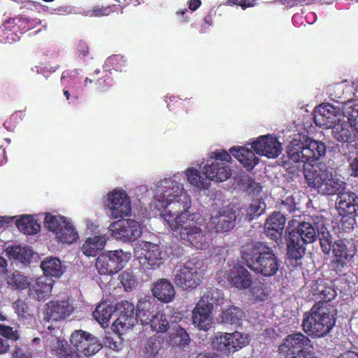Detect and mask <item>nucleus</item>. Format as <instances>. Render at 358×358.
Segmentation results:
<instances>
[{"instance_id": "nucleus-1", "label": "nucleus", "mask_w": 358, "mask_h": 358, "mask_svg": "<svg viewBox=\"0 0 358 358\" xmlns=\"http://www.w3.org/2000/svg\"><path fill=\"white\" fill-rule=\"evenodd\" d=\"M184 175L191 185L204 187L199 169L189 167L184 173L178 172L157 182L152 205L158 210H164L162 216L176 238L187 246L204 250L210 245V236L202 227L203 219L189 211L191 197L181 182Z\"/></svg>"}, {"instance_id": "nucleus-2", "label": "nucleus", "mask_w": 358, "mask_h": 358, "mask_svg": "<svg viewBox=\"0 0 358 358\" xmlns=\"http://www.w3.org/2000/svg\"><path fill=\"white\" fill-rule=\"evenodd\" d=\"M308 186L323 195H337L336 208L342 216L358 215V196L347 191V185L340 177L324 165L306 171Z\"/></svg>"}, {"instance_id": "nucleus-3", "label": "nucleus", "mask_w": 358, "mask_h": 358, "mask_svg": "<svg viewBox=\"0 0 358 358\" xmlns=\"http://www.w3.org/2000/svg\"><path fill=\"white\" fill-rule=\"evenodd\" d=\"M326 145L319 141L308 139L304 143L300 140L294 139L287 146V155L289 163L294 165L296 169H303L304 177L306 171L311 169L314 166L324 165L331 171L333 169L323 163L313 162L319 160L326 154Z\"/></svg>"}, {"instance_id": "nucleus-4", "label": "nucleus", "mask_w": 358, "mask_h": 358, "mask_svg": "<svg viewBox=\"0 0 358 358\" xmlns=\"http://www.w3.org/2000/svg\"><path fill=\"white\" fill-rule=\"evenodd\" d=\"M242 259L251 270L264 276L274 275L280 266L273 250L262 243L244 246Z\"/></svg>"}, {"instance_id": "nucleus-5", "label": "nucleus", "mask_w": 358, "mask_h": 358, "mask_svg": "<svg viewBox=\"0 0 358 358\" xmlns=\"http://www.w3.org/2000/svg\"><path fill=\"white\" fill-rule=\"evenodd\" d=\"M336 310L328 302L316 303L309 312L304 314L303 329L310 336L321 338L327 336L335 324Z\"/></svg>"}, {"instance_id": "nucleus-6", "label": "nucleus", "mask_w": 358, "mask_h": 358, "mask_svg": "<svg viewBox=\"0 0 358 358\" xmlns=\"http://www.w3.org/2000/svg\"><path fill=\"white\" fill-rule=\"evenodd\" d=\"M45 227L54 233L56 240L62 243L73 244L79 239V234L73 222L60 215L46 213Z\"/></svg>"}, {"instance_id": "nucleus-7", "label": "nucleus", "mask_w": 358, "mask_h": 358, "mask_svg": "<svg viewBox=\"0 0 358 358\" xmlns=\"http://www.w3.org/2000/svg\"><path fill=\"white\" fill-rule=\"evenodd\" d=\"M203 262L192 259L178 265L173 273V282L178 287L194 289L201 283L203 276Z\"/></svg>"}, {"instance_id": "nucleus-8", "label": "nucleus", "mask_w": 358, "mask_h": 358, "mask_svg": "<svg viewBox=\"0 0 358 358\" xmlns=\"http://www.w3.org/2000/svg\"><path fill=\"white\" fill-rule=\"evenodd\" d=\"M106 215L111 219L129 217L131 213L129 196L122 188H115L108 192L103 201Z\"/></svg>"}, {"instance_id": "nucleus-9", "label": "nucleus", "mask_w": 358, "mask_h": 358, "mask_svg": "<svg viewBox=\"0 0 358 358\" xmlns=\"http://www.w3.org/2000/svg\"><path fill=\"white\" fill-rule=\"evenodd\" d=\"M134 255L145 269H155L163 264V253L159 246L151 242L141 241L135 245Z\"/></svg>"}, {"instance_id": "nucleus-10", "label": "nucleus", "mask_w": 358, "mask_h": 358, "mask_svg": "<svg viewBox=\"0 0 358 358\" xmlns=\"http://www.w3.org/2000/svg\"><path fill=\"white\" fill-rule=\"evenodd\" d=\"M217 279L220 282H228L238 289L250 288L252 283L251 274L243 266H227L217 273Z\"/></svg>"}, {"instance_id": "nucleus-11", "label": "nucleus", "mask_w": 358, "mask_h": 358, "mask_svg": "<svg viewBox=\"0 0 358 358\" xmlns=\"http://www.w3.org/2000/svg\"><path fill=\"white\" fill-rule=\"evenodd\" d=\"M238 213V209L234 206H224L211 216L206 228L216 232L229 231L234 228Z\"/></svg>"}, {"instance_id": "nucleus-12", "label": "nucleus", "mask_w": 358, "mask_h": 358, "mask_svg": "<svg viewBox=\"0 0 358 358\" xmlns=\"http://www.w3.org/2000/svg\"><path fill=\"white\" fill-rule=\"evenodd\" d=\"M108 231L115 238L124 242L134 241L142 234L139 223L131 219L113 222L110 224Z\"/></svg>"}, {"instance_id": "nucleus-13", "label": "nucleus", "mask_w": 358, "mask_h": 358, "mask_svg": "<svg viewBox=\"0 0 358 358\" xmlns=\"http://www.w3.org/2000/svg\"><path fill=\"white\" fill-rule=\"evenodd\" d=\"M249 343L248 336L238 331L232 334L220 333L213 338L214 347L226 354L234 352L245 347Z\"/></svg>"}, {"instance_id": "nucleus-14", "label": "nucleus", "mask_w": 358, "mask_h": 358, "mask_svg": "<svg viewBox=\"0 0 358 358\" xmlns=\"http://www.w3.org/2000/svg\"><path fill=\"white\" fill-rule=\"evenodd\" d=\"M310 341L301 333H294L288 335L279 345V353L282 355L302 357L308 351Z\"/></svg>"}, {"instance_id": "nucleus-15", "label": "nucleus", "mask_w": 358, "mask_h": 358, "mask_svg": "<svg viewBox=\"0 0 358 358\" xmlns=\"http://www.w3.org/2000/svg\"><path fill=\"white\" fill-rule=\"evenodd\" d=\"M73 347L85 356H92L98 352L102 345L100 341L89 332L83 330L74 331L70 338Z\"/></svg>"}, {"instance_id": "nucleus-16", "label": "nucleus", "mask_w": 358, "mask_h": 358, "mask_svg": "<svg viewBox=\"0 0 358 358\" xmlns=\"http://www.w3.org/2000/svg\"><path fill=\"white\" fill-rule=\"evenodd\" d=\"M256 154L274 159L282 152V148L278 138L271 134L260 136L251 143Z\"/></svg>"}, {"instance_id": "nucleus-17", "label": "nucleus", "mask_w": 358, "mask_h": 358, "mask_svg": "<svg viewBox=\"0 0 358 358\" xmlns=\"http://www.w3.org/2000/svg\"><path fill=\"white\" fill-rule=\"evenodd\" d=\"M117 317L113 322V330L119 334H124L127 329L134 325V306L127 301H121L116 304Z\"/></svg>"}, {"instance_id": "nucleus-18", "label": "nucleus", "mask_w": 358, "mask_h": 358, "mask_svg": "<svg viewBox=\"0 0 358 358\" xmlns=\"http://www.w3.org/2000/svg\"><path fill=\"white\" fill-rule=\"evenodd\" d=\"M73 312V307L67 301H52L44 306L43 320L59 322L65 320Z\"/></svg>"}, {"instance_id": "nucleus-19", "label": "nucleus", "mask_w": 358, "mask_h": 358, "mask_svg": "<svg viewBox=\"0 0 358 358\" xmlns=\"http://www.w3.org/2000/svg\"><path fill=\"white\" fill-rule=\"evenodd\" d=\"M341 117L338 108L330 103H322L316 108L314 120L317 126L329 129Z\"/></svg>"}, {"instance_id": "nucleus-20", "label": "nucleus", "mask_w": 358, "mask_h": 358, "mask_svg": "<svg viewBox=\"0 0 358 358\" xmlns=\"http://www.w3.org/2000/svg\"><path fill=\"white\" fill-rule=\"evenodd\" d=\"M155 300L151 296L139 299L136 306V320L143 326L148 325L157 313Z\"/></svg>"}, {"instance_id": "nucleus-21", "label": "nucleus", "mask_w": 358, "mask_h": 358, "mask_svg": "<svg viewBox=\"0 0 358 358\" xmlns=\"http://www.w3.org/2000/svg\"><path fill=\"white\" fill-rule=\"evenodd\" d=\"M203 173L208 180L220 182L230 178L231 169L224 162L213 161L203 166Z\"/></svg>"}, {"instance_id": "nucleus-22", "label": "nucleus", "mask_w": 358, "mask_h": 358, "mask_svg": "<svg viewBox=\"0 0 358 358\" xmlns=\"http://www.w3.org/2000/svg\"><path fill=\"white\" fill-rule=\"evenodd\" d=\"M331 251V264L336 270H341L354 256V251L350 250L343 240L334 241Z\"/></svg>"}, {"instance_id": "nucleus-23", "label": "nucleus", "mask_w": 358, "mask_h": 358, "mask_svg": "<svg viewBox=\"0 0 358 358\" xmlns=\"http://www.w3.org/2000/svg\"><path fill=\"white\" fill-rule=\"evenodd\" d=\"M285 224V217L280 212L273 213L264 224V231L271 239L281 241Z\"/></svg>"}, {"instance_id": "nucleus-24", "label": "nucleus", "mask_w": 358, "mask_h": 358, "mask_svg": "<svg viewBox=\"0 0 358 358\" xmlns=\"http://www.w3.org/2000/svg\"><path fill=\"white\" fill-rule=\"evenodd\" d=\"M152 293L159 301L165 303L173 301L176 296L173 285L165 278L159 279L153 284Z\"/></svg>"}, {"instance_id": "nucleus-25", "label": "nucleus", "mask_w": 358, "mask_h": 358, "mask_svg": "<svg viewBox=\"0 0 358 358\" xmlns=\"http://www.w3.org/2000/svg\"><path fill=\"white\" fill-rule=\"evenodd\" d=\"M108 241L107 234L89 236L84 241L81 247V252L87 257H96L104 249Z\"/></svg>"}, {"instance_id": "nucleus-26", "label": "nucleus", "mask_w": 358, "mask_h": 358, "mask_svg": "<svg viewBox=\"0 0 358 358\" xmlns=\"http://www.w3.org/2000/svg\"><path fill=\"white\" fill-rule=\"evenodd\" d=\"M230 153L248 171L252 170L259 162L250 149L242 146H234L229 149Z\"/></svg>"}, {"instance_id": "nucleus-27", "label": "nucleus", "mask_w": 358, "mask_h": 358, "mask_svg": "<svg viewBox=\"0 0 358 358\" xmlns=\"http://www.w3.org/2000/svg\"><path fill=\"white\" fill-rule=\"evenodd\" d=\"M53 280L46 276L38 278L29 286V296L41 301L49 296L52 289Z\"/></svg>"}, {"instance_id": "nucleus-28", "label": "nucleus", "mask_w": 358, "mask_h": 358, "mask_svg": "<svg viewBox=\"0 0 358 358\" xmlns=\"http://www.w3.org/2000/svg\"><path fill=\"white\" fill-rule=\"evenodd\" d=\"M192 319L194 327L207 331L212 324V310L198 303L192 311Z\"/></svg>"}, {"instance_id": "nucleus-29", "label": "nucleus", "mask_w": 358, "mask_h": 358, "mask_svg": "<svg viewBox=\"0 0 358 358\" xmlns=\"http://www.w3.org/2000/svg\"><path fill=\"white\" fill-rule=\"evenodd\" d=\"M343 117L336 121L331 127L332 129V136L338 141L350 142L355 138V134L350 129L348 122Z\"/></svg>"}, {"instance_id": "nucleus-30", "label": "nucleus", "mask_w": 358, "mask_h": 358, "mask_svg": "<svg viewBox=\"0 0 358 358\" xmlns=\"http://www.w3.org/2000/svg\"><path fill=\"white\" fill-rule=\"evenodd\" d=\"M289 233L295 235L305 245L313 243L317 236L315 227L309 222L300 223L295 231Z\"/></svg>"}, {"instance_id": "nucleus-31", "label": "nucleus", "mask_w": 358, "mask_h": 358, "mask_svg": "<svg viewBox=\"0 0 358 358\" xmlns=\"http://www.w3.org/2000/svg\"><path fill=\"white\" fill-rule=\"evenodd\" d=\"M310 296L312 299L323 300L328 302L335 297V292L331 287H325L322 282L318 280L310 283Z\"/></svg>"}, {"instance_id": "nucleus-32", "label": "nucleus", "mask_w": 358, "mask_h": 358, "mask_svg": "<svg viewBox=\"0 0 358 358\" xmlns=\"http://www.w3.org/2000/svg\"><path fill=\"white\" fill-rule=\"evenodd\" d=\"M224 301V299L221 290L214 287H209L206 289L198 303L213 310L214 306L222 305Z\"/></svg>"}, {"instance_id": "nucleus-33", "label": "nucleus", "mask_w": 358, "mask_h": 358, "mask_svg": "<svg viewBox=\"0 0 358 358\" xmlns=\"http://www.w3.org/2000/svg\"><path fill=\"white\" fill-rule=\"evenodd\" d=\"M16 227L23 234H35L41 229L40 224L34 219L32 215H24L16 220Z\"/></svg>"}, {"instance_id": "nucleus-34", "label": "nucleus", "mask_w": 358, "mask_h": 358, "mask_svg": "<svg viewBox=\"0 0 358 358\" xmlns=\"http://www.w3.org/2000/svg\"><path fill=\"white\" fill-rule=\"evenodd\" d=\"M114 307L108 302L100 303L93 312L94 319L103 327H108Z\"/></svg>"}, {"instance_id": "nucleus-35", "label": "nucleus", "mask_w": 358, "mask_h": 358, "mask_svg": "<svg viewBox=\"0 0 358 358\" xmlns=\"http://www.w3.org/2000/svg\"><path fill=\"white\" fill-rule=\"evenodd\" d=\"M342 111L350 126L358 134V101L351 100L345 102Z\"/></svg>"}, {"instance_id": "nucleus-36", "label": "nucleus", "mask_w": 358, "mask_h": 358, "mask_svg": "<svg viewBox=\"0 0 358 358\" xmlns=\"http://www.w3.org/2000/svg\"><path fill=\"white\" fill-rule=\"evenodd\" d=\"M41 267L45 276L58 277L62 274L61 261L57 257H45L41 263Z\"/></svg>"}, {"instance_id": "nucleus-37", "label": "nucleus", "mask_w": 358, "mask_h": 358, "mask_svg": "<svg viewBox=\"0 0 358 358\" xmlns=\"http://www.w3.org/2000/svg\"><path fill=\"white\" fill-rule=\"evenodd\" d=\"M106 253L110 258L117 272L122 269L131 257V252H124L122 249L109 250L106 252Z\"/></svg>"}, {"instance_id": "nucleus-38", "label": "nucleus", "mask_w": 358, "mask_h": 358, "mask_svg": "<svg viewBox=\"0 0 358 358\" xmlns=\"http://www.w3.org/2000/svg\"><path fill=\"white\" fill-rule=\"evenodd\" d=\"M305 244L301 242L295 235L289 233L287 241V255L294 259H299L306 252Z\"/></svg>"}, {"instance_id": "nucleus-39", "label": "nucleus", "mask_w": 358, "mask_h": 358, "mask_svg": "<svg viewBox=\"0 0 358 358\" xmlns=\"http://www.w3.org/2000/svg\"><path fill=\"white\" fill-rule=\"evenodd\" d=\"M58 358H79L78 352L73 351L64 340L55 338L51 346Z\"/></svg>"}, {"instance_id": "nucleus-40", "label": "nucleus", "mask_w": 358, "mask_h": 358, "mask_svg": "<svg viewBox=\"0 0 358 358\" xmlns=\"http://www.w3.org/2000/svg\"><path fill=\"white\" fill-rule=\"evenodd\" d=\"M95 267L100 275H113L117 273L106 252L96 258Z\"/></svg>"}, {"instance_id": "nucleus-41", "label": "nucleus", "mask_w": 358, "mask_h": 358, "mask_svg": "<svg viewBox=\"0 0 358 358\" xmlns=\"http://www.w3.org/2000/svg\"><path fill=\"white\" fill-rule=\"evenodd\" d=\"M7 253L10 257L22 262H29L33 255V251L30 248L20 245L8 248Z\"/></svg>"}, {"instance_id": "nucleus-42", "label": "nucleus", "mask_w": 358, "mask_h": 358, "mask_svg": "<svg viewBox=\"0 0 358 358\" xmlns=\"http://www.w3.org/2000/svg\"><path fill=\"white\" fill-rule=\"evenodd\" d=\"M243 316L242 310L235 306L224 310L220 315L221 322L226 324H238Z\"/></svg>"}, {"instance_id": "nucleus-43", "label": "nucleus", "mask_w": 358, "mask_h": 358, "mask_svg": "<svg viewBox=\"0 0 358 358\" xmlns=\"http://www.w3.org/2000/svg\"><path fill=\"white\" fill-rule=\"evenodd\" d=\"M149 325L152 331L164 333L169 329V322L166 315L164 313L157 312L150 320Z\"/></svg>"}, {"instance_id": "nucleus-44", "label": "nucleus", "mask_w": 358, "mask_h": 358, "mask_svg": "<svg viewBox=\"0 0 358 358\" xmlns=\"http://www.w3.org/2000/svg\"><path fill=\"white\" fill-rule=\"evenodd\" d=\"M118 279L124 287L125 291H131L138 285V281L134 273L130 270L122 271L118 276Z\"/></svg>"}, {"instance_id": "nucleus-45", "label": "nucleus", "mask_w": 358, "mask_h": 358, "mask_svg": "<svg viewBox=\"0 0 358 358\" xmlns=\"http://www.w3.org/2000/svg\"><path fill=\"white\" fill-rule=\"evenodd\" d=\"M239 185L246 192L256 194L262 191V186L249 177L248 176H243L240 178Z\"/></svg>"}, {"instance_id": "nucleus-46", "label": "nucleus", "mask_w": 358, "mask_h": 358, "mask_svg": "<svg viewBox=\"0 0 358 358\" xmlns=\"http://www.w3.org/2000/svg\"><path fill=\"white\" fill-rule=\"evenodd\" d=\"M161 348L160 340L157 336H152L147 341L144 350V355L146 358H155Z\"/></svg>"}, {"instance_id": "nucleus-47", "label": "nucleus", "mask_w": 358, "mask_h": 358, "mask_svg": "<svg viewBox=\"0 0 358 358\" xmlns=\"http://www.w3.org/2000/svg\"><path fill=\"white\" fill-rule=\"evenodd\" d=\"M8 285L17 289H24L29 285V282L25 276L19 273H13L7 279Z\"/></svg>"}, {"instance_id": "nucleus-48", "label": "nucleus", "mask_w": 358, "mask_h": 358, "mask_svg": "<svg viewBox=\"0 0 358 358\" xmlns=\"http://www.w3.org/2000/svg\"><path fill=\"white\" fill-rule=\"evenodd\" d=\"M317 236L322 252L325 254H329L334 244L329 231H322L321 233H319Z\"/></svg>"}, {"instance_id": "nucleus-49", "label": "nucleus", "mask_w": 358, "mask_h": 358, "mask_svg": "<svg viewBox=\"0 0 358 358\" xmlns=\"http://www.w3.org/2000/svg\"><path fill=\"white\" fill-rule=\"evenodd\" d=\"M13 308L19 318L27 319L30 316L29 308L24 301L21 299L17 300L13 304Z\"/></svg>"}, {"instance_id": "nucleus-50", "label": "nucleus", "mask_w": 358, "mask_h": 358, "mask_svg": "<svg viewBox=\"0 0 358 358\" xmlns=\"http://www.w3.org/2000/svg\"><path fill=\"white\" fill-rule=\"evenodd\" d=\"M265 203L261 202L259 200H253L248 208V215L250 217L260 215L265 208Z\"/></svg>"}, {"instance_id": "nucleus-51", "label": "nucleus", "mask_w": 358, "mask_h": 358, "mask_svg": "<svg viewBox=\"0 0 358 358\" xmlns=\"http://www.w3.org/2000/svg\"><path fill=\"white\" fill-rule=\"evenodd\" d=\"M232 155L230 152H228L226 150H215L213 152H211L209 154V158L211 159H215V161L217 162H224L226 164L227 163H229L231 161V156Z\"/></svg>"}, {"instance_id": "nucleus-52", "label": "nucleus", "mask_w": 358, "mask_h": 358, "mask_svg": "<svg viewBox=\"0 0 358 358\" xmlns=\"http://www.w3.org/2000/svg\"><path fill=\"white\" fill-rule=\"evenodd\" d=\"M115 5L109 6H95L92 10H89L86 15L90 17H99L109 15L113 11Z\"/></svg>"}, {"instance_id": "nucleus-53", "label": "nucleus", "mask_w": 358, "mask_h": 358, "mask_svg": "<svg viewBox=\"0 0 358 358\" xmlns=\"http://www.w3.org/2000/svg\"><path fill=\"white\" fill-rule=\"evenodd\" d=\"M176 343H177L180 347L187 346L189 341V336L186 331V330L183 328L179 327L176 329Z\"/></svg>"}, {"instance_id": "nucleus-54", "label": "nucleus", "mask_w": 358, "mask_h": 358, "mask_svg": "<svg viewBox=\"0 0 358 358\" xmlns=\"http://www.w3.org/2000/svg\"><path fill=\"white\" fill-rule=\"evenodd\" d=\"M0 335L13 341H17L20 337L17 330L4 324H0Z\"/></svg>"}, {"instance_id": "nucleus-55", "label": "nucleus", "mask_w": 358, "mask_h": 358, "mask_svg": "<svg viewBox=\"0 0 358 358\" xmlns=\"http://www.w3.org/2000/svg\"><path fill=\"white\" fill-rule=\"evenodd\" d=\"M126 59L120 55H113L108 58L107 63L114 66L116 71H122V67L124 66Z\"/></svg>"}, {"instance_id": "nucleus-56", "label": "nucleus", "mask_w": 358, "mask_h": 358, "mask_svg": "<svg viewBox=\"0 0 358 358\" xmlns=\"http://www.w3.org/2000/svg\"><path fill=\"white\" fill-rule=\"evenodd\" d=\"M16 20H17L20 26L27 25V29L34 28L36 24L39 23V20L30 19L24 16H20L19 17L16 18Z\"/></svg>"}, {"instance_id": "nucleus-57", "label": "nucleus", "mask_w": 358, "mask_h": 358, "mask_svg": "<svg viewBox=\"0 0 358 358\" xmlns=\"http://www.w3.org/2000/svg\"><path fill=\"white\" fill-rule=\"evenodd\" d=\"M257 0H229V5H238L241 6L243 9H245L248 7H252L256 5V1Z\"/></svg>"}, {"instance_id": "nucleus-58", "label": "nucleus", "mask_w": 358, "mask_h": 358, "mask_svg": "<svg viewBox=\"0 0 358 358\" xmlns=\"http://www.w3.org/2000/svg\"><path fill=\"white\" fill-rule=\"evenodd\" d=\"M84 224L85 225L86 229L89 233H94L98 229V224L96 221L92 220L90 219H85L84 220Z\"/></svg>"}, {"instance_id": "nucleus-59", "label": "nucleus", "mask_w": 358, "mask_h": 358, "mask_svg": "<svg viewBox=\"0 0 358 358\" xmlns=\"http://www.w3.org/2000/svg\"><path fill=\"white\" fill-rule=\"evenodd\" d=\"M352 175L358 176V156L350 164Z\"/></svg>"}, {"instance_id": "nucleus-60", "label": "nucleus", "mask_w": 358, "mask_h": 358, "mask_svg": "<svg viewBox=\"0 0 358 358\" xmlns=\"http://www.w3.org/2000/svg\"><path fill=\"white\" fill-rule=\"evenodd\" d=\"M338 358H358V352L348 351L341 355Z\"/></svg>"}, {"instance_id": "nucleus-61", "label": "nucleus", "mask_w": 358, "mask_h": 358, "mask_svg": "<svg viewBox=\"0 0 358 358\" xmlns=\"http://www.w3.org/2000/svg\"><path fill=\"white\" fill-rule=\"evenodd\" d=\"M338 358H358V352L348 351L341 355Z\"/></svg>"}, {"instance_id": "nucleus-62", "label": "nucleus", "mask_w": 358, "mask_h": 358, "mask_svg": "<svg viewBox=\"0 0 358 358\" xmlns=\"http://www.w3.org/2000/svg\"><path fill=\"white\" fill-rule=\"evenodd\" d=\"M338 358H358V352L348 351L341 355Z\"/></svg>"}, {"instance_id": "nucleus-63", "label": "nucleus", "mask_w": 358, "mask_h": 358, "mask_svg": "<svg viewBox=\"0 0 358 358\" xmlns=\"http://www.w3.org/2000/svg\"><path fill=\"white\" fill-rule=\"evenodd\" d=\"M200 0H189V8L192 10H196L201 5Z\"/></svg>"}, {"instance_id": "nucleus-64", "label": "nucleus", "mask_w": 358, "mask_h": 358, "mask_svg": "<svg viewBox=\"0 0 358 358\" xmlns=\"http://www.w3.org/2000/svg\"><path fill=\"white\" fill-rule=\"evenodd\" d=\"M6 260L0 256V275L5 273V272L6 271Z\"/></svg>"}]
</instances>
